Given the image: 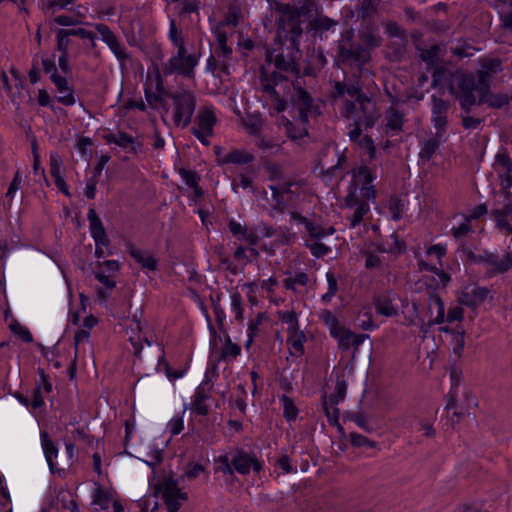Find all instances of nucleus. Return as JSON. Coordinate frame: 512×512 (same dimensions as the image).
I'll list each match as a JSON object with an SVG mask.
<instances>
[{
	"label": "nucleus",
	"instance_id": "de8ad7c7",
	"mask_svg": "<svg viewBox=\"0 0 512 512\" xmlns=\"http://www.w3.org/2000/svg\"><path fill=\"white\" fill-rule=\"evenodd\" d=\"M306 246L310 249L311 254L316 258H322L331 251L330 247L323 244L319 240H316L314 242L307 241Z\"/></svg>",
	"mask_w": 512,
	"mask_h": 512
},
{
	"label": "nucleus",
	"instance_id": "e2e57ef3",
	"mask_svg": "<svg viewBox=\"0 0 512 512\" xmlns=\"http://www.w3.org/2000/svg\"><path fill=\"white\" fill-rule=\"evenodd\" d=\"M500 185L501 191L504 193L505 199L509 200L510 198V188L512 187V174L511 172H500Z\"/></svg>",
	"mask_w": 512,
	"mask_h": 512
},
{
	"label": "nucleus",
	"instance_id": "6ab92c4d",
	"mask_svg": "<svg viewBox=\"0 0 512 512\" xmlns=\"http://www.w3.org/2000/svg\"><path fill=\"white\" fill-rule=\"evenodd\" d=\"M435 306L436 308V317L434 319L429 320L427 323L422 321L421 323V332L424 334H427L429 329L436 324H441L445 320V306L443 300L440 298L439 295L434 293L433 291L429 294V309L431 310L432 307Z\"/></svg>",
	"mask_w": 512,
	"mask_h": 512
},
{
	"label": "nucleus",
	"instance_id": "13d9d810",
	"mask_svg": "<svg viewBox=\"0 0 512 512\" xmlns=\"http://www.w3.org/2000/svg\"><path fill=\"white\" fill-rule=\"evenodd\" d=\"M144 94H145V99H146L149 107L152 109L158 108V106L162 105L164 102V99L161 96L162 94H160L158 92L157 93L153 92L150 87H147L145 89Z\"/></svg>",
	"mask_w": 512,
	"mask_h": 512
},
{
	"label": "nucleus",
	"instance_id": "72a5a7b5",
	"mask_svg": "<svg viewBox=\"0 0 512 512\" xmlns=\"http://www.w3.org/2000/svg\"><path fill=\"white\" fill-rule=\"evenodd\" d=\"M280 402L283 404V416L288 421H295L298 416V408L294 404L292 398L287 395H282L280 397Z\"/></svg>",
	"mask_w": 512,
	"mask_h": 512
},
{
	"label": "nucleus",
	"instance_id": "c03bdc74",
	"mask_svg": "<svg viewBox=\"0 0 512 512\" xmlns=\"http://www.w3.org/2000/svg\"><path fill=\"white\" fill-rule=\"evenodd\" d=\"M72 43L65 29H58L56 33V49L63 54H69V46Z\"/></svg>",
	"mask_w": 512,
	"mask_h": 512
},
{
	"label": "nucleus",
	"instance_id": "3c124183",
	"mask_svg": "<svg viewBox=\"0 0 512 512\" xmlns=\"http://www.w3.org/2000/svg\"><path fill=\"white\" fill-rule=\"evenodd\" d=\"M231 309L235 313V319L238 322L243 321V305H242V296L239 292H234L231 295Z\"/></svg>",
	"mask_w": 512,
	"mask_h": 512
},
{
	"label": "nucleus",
	"instance_id": "b1692460",
	"mask_svg": "<svg viewBox=\"0 0 512 512\" xmlns=\"http://www.w3.org/2000/svg\"><path fill=\"white\" fill-rule=\"evenodd\" d=\"M56 510L64 509L70 512H79L78 503L75 500L73 493L68 489H60L56 500H54Z\"/></svg>",
	"mask_w": 512,
	"mask_h": 512
},
{
	"label": "nucleus",
	"instance_id": "79ce46f5",
	"mask_svg": "<svg viewBox=\"0 0 512 512\" xmlns=\"http://www.w3.org/2000/svg\"><path fill=\"white\" fill-rule=\"evenodd\" d=\"M111 495L105 491L101 486H98L93 493V504L99 505L102 510L109 507Z\"/></svg>",
	"mask_w": 512,
	"mask_h": 512
},
{
	"label": "nucleus",
	"instance_id": "6e6552de",
	"mask_svg": "<svg viewBox=\"0 0 512 512\" xmlns=\"http://www.w3.org/2000/svg\"><path fill=\"white\" fill-rule=\"evenodd\" d=\"M42 66L45 73L51 74L50 80L56 86L58 92L68 91L67 95L58 96L57 101L64 106L74 105L76 102L74 90L69 87L67 79L58 74L55 64V55H52L51 57H42Z\"/></svg>",
	"mask_w": 512,
	"mask_h": 512
},
{
	"label": "nucleus",
	"instance_id": "4be33fe9",
	"mask_svg": "<svg viewBox=\"0 0 512 512\" xmlns=\"http://www.w3.org/2000/svg\"><path fill=\"white\" fill-rule=\"evenodd\" d=\"M41 445L45 454L46 461L48 463L50 472L55 474L56 472H60L54 463V458L58 456V448L50 438L47 432H41Z\"/></svg>",
	"mask_w": 512,
	"mask_h": 512
},
{
	"label": "nucleus",
	"instance_id": "e433bc0d",
	"mask_svg": "<svg viewBox=\"0 0 512 512\" xmlns=\"http://www.w3.org/2000/svg\"><path fill=\"white\" fill-rule=\"evenodd\" d=\"M405 208L404 202L396 195L390 197L388 202V210L391 214V218L394 221H398L403 216V211Z\"/></svg>",
	"mask_w": 512,
	"mask_h": 512
},
{
	"label": "nucleus",
	"instance_id": "f3484780",
	"mask_svg": "<svg viewBox=\"0 0 512 512\" xmlns=\"http://www.w3.org/2000/svg\"><path fill=\"white\" fill-rule=\"evenodd\" d=\"M49 165H50V174L54 178V182L59 191H61L66 196L70 197L71 193L69 192L68 185L64 180V177L61 173V167L63 165V160L61 155L57 151H51L49 154Z\"/></svg>",
	"mask_w": 512,
	"mask_h": 512
},
{
	"label": "nucleus",
	"instance_id": "393cba45",
	"mask_svg": "<svg viewBox=\"0 0 512 512\" xmlns=\"http://www.w3.org/2000/svg\"><path fill=\"white\" fill-rule=\"evenodd\" d=\"M416 50L419 52V58L428 67H434L440 61L441 46L439 44H433L429 48H422L419 44H416Z\"/></svg>",
	"mask_w": 512,
	"mask_h": 512
},
{
	"label": "nucleus",
	"instance_id": "0eeeda50",
	"mask_svg": "<svg viewBox=\"0 0 512 512\" xmlns=\"http://www.w3.org/2000/svg\"><path fill=\"white\" fill-rule=\"evenodd\" d=\"M159 494H161L168 512H178L181 507L180 501L188 500L187 493L179 489L177 480L173 478H167L154 487V496L157 497Z\"/></svg>",
	"mask_w": 512,
	"mask_h": 512
},
{
	"label": "nucleus",
	"instance_id": "a878e982",
	"mask_svg": "<svg viewBox=\"0 0 512 512\" xmlns=\"http://www.w3.org/2000/svg\"><path fill=\"white\" fill-rule=\"evenodd\" d=\"M441 137L442 135H437L436 132L433 137L420 142L421 150L418 156L421 160L428 162L432 159V157L440 147Z\"/></svg>",
	"mask_w": 512,
	"mask_h": 512
},
{
	"label": "nucleus",
	"instance_id": "412c9836",
	"mask_svg": "<svg viewBox=\"0 0 512 512\" xmlns=\"http://www.w3.org/2000/svg\"><path fill=\"white\" fill-rule=\"evenodd\" d=\"M255 157L252 153L243 149H233L229 153L219 158L218 165L235 164L246 165L254 162Z\"/></svg>",
	"mask_w": 512,
	"mask_h": 512
},
{
	"label": "nucleus",
	"instance_id": "09e8293b",
	"mask_svg": "<svg viewBox=\"0 0 512 512\" xmlns=\"http://www.w3.org/2000/svg\"><path fill=\"white\" fill-rule=\"evenodd\" d=\"M322 319L324 323L328 326L330 330V335L332 336L335 332H337L343 326L339 323L337 317L330 311L324 310L322 312Z\"/></svg>",
	"mask_w": 512,
	"mask_h": 512
},
{
	"label": "nucleus",
	"instance_id": "f03ea898",
	"mask_svg": "<svg viewBox=\"0 0 512 512\" xmlns=\"http://www.w3.org/2000/svg\"><path fill=\"white\" fill-rule=\"evenodd\" d=\"M502 70V63L499 59H486L482 68L474 75L471 72H458L453 76L449 84V93L459 102L462 112L471 113L476 104L475 89L490 85L493 74Z\"/></svg>",
	"mask_w": 512,
	"mask_h": 512
},
{
	"label": "nucleus",
	"instance_id": "ea45409f",
	"mask_svg": "<svg viewBox=\"0 0 512 512\" xmlns=\"http://www.w3.org/2000/svg\"><path fill=\"white\" fill-rule=\"evenodd\" d=\"M269 189L272 192V198L275 202L274 209L279 213H284L288 205V199L285 200L283 192H281L277 185H270Z\"/></svg>",
	"mask_w": 512,
	"mask_h": 512
},
{
	"label": "nucleus",
	"instance_id": "2eb2a0df",
	"mask_svg": "<svg viewBox=\"0 0 512 512\" xmlns=\"http://www.w3.org/2000/svg\"><path fill=\"white\" fill-rule=\"evenodd\" d=\"M475 92L478 93L475 105L481 106L486 104L489 108L501 109L509 104V96L504 93H492L490 85L477 87Z\"/></svg>",
	"mask_w": 512,
	"mask_h": 512
},
{
	"label": "nucleus",
	"instance_id": "9b49d317",
	"mask_svg": "<svg viewBox=\"0 0 512 512\" xmlns=\"http://www.w3.org/2000/svg\"><path fill=\"white\" fill-rule=\"evenodd\" d=\"M87 218L90 224L91 236L96 244L95 256L99 259L103 258L104 250L100 246H107L110 242L105 227L94 208L88 210Z\"/></svg>",
	"mask_w": 512,
	"mask_h": 512
},
{
	"label": "nucleus",
	"instance_id": "338daca9",
	"mask_svg": "<svg viewBox=\"0 0 512 512\" xmlns=\"http://www.w3.org/2000/svg\"><path fill=\"white\" fill-rule=\"evenodd\" d=\"M355 177H358L363 185H369L374 180L375 176L372 171L365 165L360 166L356 173H354Z\"/></svg>",
	"mask_w": 512,
	"mask_h": 512
},
{
	"label": "nucleus",
	"instance_id": "69168bd1",
	"mask_svg": "<svg viewBox=\"0 0 512 512\" xmlns=\"http://www.w3.org/2000/svg\"><path fill=\"white\" fill-rule=\"evenodd\" d=\"M385 32L390 37L398 38L399 40L406 39L405 30L401 29L400 26L396 22H389L385 26Z\"/></svg>",
	"mask_w": 512,
	"mask_h": 512
},
{
	"label": "nucleus",
	"instance_id": "4d7b16f0",
	"mask_svg": "<svg viewBox=\"0 0 512 512\" xmlns=\"http://www.w3.org/2000/svg\"><path fill=\"white\" fill-rule=\"evenodd\" d=\"M134 143H135V139L128 133H126L124 131H120L117 134V142H116L117 146H119L123 149L130 148L131 152H135Z\"/></svg>",
	"mask_w": 512,
	"mask_h": 512
},
{
	"label": "nucleus",
	"instance_id": "052dcab7",
	"mask_svg": "<svg viewBox=\"0 0 512 512\" xmlns=\"http://www.w3.org/2000/svg\"><path fill=\"white\" fill-rule=\"evenodd\" d=\"M499 14L501 26L505 29L512 30V2L509 5H504Z\"/></svg>",
	"mask_w": 512,
	"mask_h": 512
},
{
	"label": "nucleus",
	"instance_id": "5fc2aeb1",
	"mask_svg": "<svg viewBox=\"0 0 512 512\" xmlns=\"http://www.w3.org/2000/svg\"><path fill=\"white\" fill-rule=\"evenodd\" d=\"M391 239L393 243L389 245L387 248L388 253L394 254V255H401L406 251V244L405 241L400 239L398 234L393 233L391 235Z\"/></svg>",
	"mask_w": 512,
	"mask_h": 512
},
{
	"label": "nucleus",
	"instance_id": "20e7f679",
	"mask_svg": "<svg viewBox=\"0 0 512 512\" xmlns=\"http://www.w3.org/2000/svg\"><path fill=\"white\" fill-rule=\"evenodd\" d=\"M464 254L466 255L467 261L473 264H483L486 266L485 276L492 278L498 274L507 272L512 267V256L510 252L501 258L497 253L483 250L479 254H475L473 251L464 248Z\"/></svg>",
	"mask_w": 512,
	"mask_h": 512
},
{
	"label": "nucleus",
	"instance_id": "5701e85b",
	"mask_svg": "<svg viewBox=\"0 0 512 512\" xmlns=\"http://www.w3.org/2000/svg\"><path fill=\"white\" fill-rule=\"evenodd\" d=\"M373 305L378 314L385 317H393L398 314L397 308L393 305L392 299L387 294H378L373 297Z\"/></svg>",
	"mask_w": 512,
	"mask_h": 512
},
{
	"label": "nucleus",
	"instance_id": "774afa93",
	"mask_svg": "<svg viewBox=\"0 0 512 512\" xmlns=\"http://www.w3.org/2000/svg\"><path fill=\"white\" fill-rule=\"evenodd\" d=\"M484 507L483 502L473 501L459 505L454 512H481Z\"/></svg>",
	"mask_w": 512,
	"mask_h": 512
},
{
	"label": "nucleus",
	"instance_id": "cd10ccee",
	"mask_svg": "<svg viewBox=\"0 0 512 512\" xmlns=\"http://www.w3.org/2000/svg\"><path fill=\"white\" fill-rule=\"evenodd\" d=\"M168 37L173 46L177 48V52H188L182 30L177 27L174 19L170 20Z\"/></svg>",
	"mask_w": 512,
	"mask_h": 512
},
{
	"label": "nucleus",
	"instance_id": "37998d69",
	"mask_svg": "<svg viewBox=\"0 0 512 512\" xmlns=\"http://www.w3.org/2000/svg\"><path fill=\"white\" fill-rule=\"evenodd\" d=\"M490 290L487 287H474L471 290L472 300L469 302L470 308H477L481 305L488 297Z\"/></svg>",
	"mask_w": 512,
	"mask_h": 512
},
{
	"label": "nucleus",
	"instance_id": "49530a36",
	"mask_svg": "<svg viewBox=\"0 0 512 512\" xmlns=\"http://www.w3.org/2000/svg\"><path fill=\"white\" fill-rule=\"evenodd\" d=\"M494 166L496 170L501 167V172H512V160L505 149L496 154Z\"/></svg>",
	"mask_w": 512,
	"mask_h": 512
},
{
	"label": "nucleus",
	"instance_id": "ddd939ff",
	"mask_svg": "<svg viewBox=\"0 0 512 512\" xmlns=\"http://www.w3.org/2000/svg\"><path fill=\"white\" fill-rule=\"evenodd\" d=\"M357 103V119H361L364 128H372L379 118L376 104L365 94L356 98Z\"/></svg>",
	"mask_w": 512,
	"mask_h": 512
},
{
	"label": "nucleus",
	"instance_id": "4c0bfd02",
	"mask_svg": "<svg viewBox=\"0 0 512 512\" xmlns=\"http://www.w3.org/2000/svg\"><path fill=\"white\" fill-rule=\"evenodd\" d=\"M260 82L262 85L263 92L267 94L272 101L281 97L279 92L275 88L276 85L269 82L268 79L266 78V69L263 66L260 68Z\"/></svg>",
	"mask_w": 512,
	"mask_h": 512
},
{
	"label": "nucleus",
	"instance_id": "39448f33",
	"mask_svg": "<svg viewBox=\"0 0 512 512\" xmlns=\"http://www.w3.org/2000/svg\"><path fill=\"white\" fill-rule=\"evenodd\" d=\"M199 55L188 52H177L161 64L162 74L182 76L186 79L195 78V68L199 63Z\"/></svg>",
	"mask_w": 512,
	"mask_h": 512
},
{
	"label": "nucleus",
	"instance_id": "c756f323",
	"mask_svg": "<svg viewBox=\"0 0 512 512\" xmlns=\"http://www.w3.org/2000/svg\"><path fill=\"white\" fill-rule=\"evenodd\" d=\"M380 0H361L359 17L363 20H371L377 14Z\"/></svg>",
	"mask_w": 512,
	"mask_h": 512
},
{
	"label": "nucleus",
	"instance_id": "aec40b11",
	"mask_svg": "<svg viewBox=\"0 0 512 512\" xmlns=\"http://www.w3.org/2000/svg\"><path fill=\"white\" fill-rule=\"evenodd\" d=\"M386 125L385 129L387 133L392 136L399 134L403 131V125L405 123V114L398 108L390 106L385 111Z\"/></svg>",
	"mask_w": 512,
	"mask_h": 512
},
{
	"label": "nucleus",
	"instance_id": "bb28decb",
	"mask_svg": "<svg viewBox=\"0 0 512 512\" xmlns=\"http://www.w3.org/2000/svg\"><path fill=\"white\" fill-rule=\"evenodd\" d=\"M206 383L207 382H203L199 387H197L194 393V400L191 404V410L202 416L209 413V407L205 404V400L209 398V395L205 391Z\"/></svg>",
	"mask_w": 512,
	"mask_h": 512
},
{
	"label": "nucleus",
	"instance_id": "1a4fd4ad",
	"mask_svg": "<svg viewBox=\"0 0 512 512\" xmlns=\"http://www.w3.org/2000/svg\"><path fill=\"white\" fill-rule=\"evenodd\" d=\"M196 127L191 128V134L195 136L203 145L209 146V137L214 135V127L217 123V117L212 107H201L195 118Z\"/></svg>",
	"mask_w": 512,
	"mask_h": 512
},
{
	"label": "nucleus",
	"instance_id": "864d4df0",
	"mask_svg": "<svg viewBox=\"0 0 512 512\" xmlns=\"http://www.w3.org/2000/svg\"><path fill=\"white\" fill-rule=\"evenodd\" d=\"M369 211V204L367 202L361 203L355 208V211L352 215L350 220V227L355 228L357 225H359L364 215Z\"/></svg>",
	"mask_w": 512,
	"mask_h": 512
},
{
	"label": "nucleus",
	"instance_id": "2f4dec72",
	"mask_svg": "<svg viewBox=\"0 0 512 512\" xmlns=\"http://www.w3.org/2000/svg\"><path fill=\"white\" fill-rule=\"evenodd\" d=\"M332 337L338 341V347L343 351H348L352 347L353 332L345 327L340 328Z\"/></svg>",
	"mask_w": 512,
	"mask_h": 512
},
{
	"label": "nucleus",
	"instance_id": "a18cd8bd",
	"mask_svg": "<svg viewBox=\"0 0 512 512\" xmlns=\"http://www.w3.org/2000/svg\"><path fill=\"white\" fill-rule=\"evenodd\" d=\"M454 348L453 351L459 357L461 356L465 346V331L461 326H457L454 331Z\"/></svg>",
	"mask_w": 512,
	"mask_h": 512
},
{
	"label": "nucleus",
	"instance_id": "f8f14e48",
	"mask_svg": "<svg viewBox=\"0 0 512 512\" xmlns=\"http://www.w3.org/2000/svg\"><path fill=\"white\" fill-rule=\"evenodd\" d=\"M431 122L437 135H443L448 124V112L451 104L448 100L432 95Z\"/></svg>",
	"mask_w": 512,
	"mask_h": 512
},
{
	"label": "nucleus",
	"instance_id": "603ef678",
	"mask_svg": "<svg viewBox=\"0 0 512 512\" xmlns=\"http://www.w3.org/2000/svg\"><path fill=\"white\" fill-rule=\"evenodd\" d=\"M65 31L69 37L77 36L82 39H88L91 41L92 47H95V45H96L95 44L96 34L93 31L86 30L84 28L65 29Z\"/></svg>",
	"mask_w": 512,
	"mask_h": 512
},
{
	"label": "nucleus",
	"instance_id": "9d476101",
	"mask_svg": "<svg viewBox=\"0 0 512 512\" xmlns=\"http://www.w3.org/2000/svg\"><path fill=\"white\" fill-rule=\"evenodd\" d=\"M294 94L290 98L293 108L299 113V120L303 125L309 123V116L314 109V99L310 93L304 89L301 82L297 79L292 83Z\"/></svg>",
	"mask_w": 512,
	"mask_h": 512
},
{
	"label": "nucleus",
	"instance_id": "c85d7f7f",
	"mask_svg": "<svg viewBox=\"0 0 512 512\" xmlns=\"http://www.w3.org/2000/svg\"><path fill=\"white\" fill-rule=\"evenodd\" d=\"M277 316L282 323L288 325L287 334H295L299 331L298 316L294 310L278 311Z\"/></svg>",
	"mask_w": 512,
	"mask_h": 512
},
{
	"label": "nucleus",
	"instance_id": "7ed1b4c3",
	"mask_svg": "<svg viewBox=\"0 0 512 512\" xmlns=\"http://www.w3.org/2000/svg\"><path fill=\"white\" fill-rule=\"evenodd\" d=\"M167 97L172 101L174 125L186 128L191 123L197 106L195 93L188 89H179L168 92Z\"/></svg>",
	"mask_w": 512,
	"mask_h": 512
},
{
	"label": "nucleus",
	"instance_id": "8fccbe9b",
	"mask_svg": "<svg viewBox=\"0 0 512 512\" xmlns=\"http://www.w3.org/2000/svg\"><path fill=\"white\" fill-rule=\"evenodd\" d=\"M285 127L287 136L292 140H299L308 136V130L305 126L297 128L290 120H287Z\"/></svg>",
	"mask_w": 512,
	"mask_h": 512
},
{
	"label": "nucleus",
	"instance_id": "dca6fc26",
	"mask_svg": "<svg viewBox=\"0 0 512 512\" xmlns=\"http://www.w3.org/2000/svg\"><path fill=\"white\" fill-rule=\"evenodd\" d=\"M231 464L234 470L241 475L249 474L251 468L255 473H259L262 470V464L256 456L250 455L244 450L237 451L231 460Z\"/></svg>",
	"mask_w": 512,
	"mask_h": 512
},
{
	"label": "nucleus",
	"instance_id": "6e6d98bb",
	"mask_svg": "<svg viewBox=\"0 0 512 512\" xmlns=\"http://www.w3.org/2000/svg\"><path fill=\"white\" fill-rule=\"evenodd\" d=\"M350 441L351 444L355 447L367 446L370 448H375L377 446V443L375 441L370 440L366 436H363L356 432L350 433Z\"/></svg>",
	"mask_w": 512,
	"mask_h": 512
},
{
	"label": "nucleus",
	"instance_id": "c9c22d12",
	"mask_svg": "<svg viewBox=\"0 0 512 512\" xmlns=\"http://www.w3.org/2000/svg\"><path fill=\"white\" fill-rule=\"evenodd\" d=\"M347 390V384L344 379L337 378L334 392L329 395L326 400L330 406L337 405L340 401L344 400Z\"/></svg>",
	"mask_w": 512,
	"mask_h": 512
},
{
	"label": "nucleus",
	"instance_id": "7c9ffc66",
	"mask_svg": "<svg viewBox=\"0 0 512 512\" xmlns=\"http://www.w3.org/2000/svg\"><path fill=\"white\" fill-rule=\"evenodd\" d=\"M244 126L248 130L249 134L260 137L263 119L260 114H248L244 120Z\"/></svg>",
	"mask_w": 512,
	"mask_h": 512
},
{
	"label": "nucleus",
	"instance_id": "680f3d73",
	"mask_svg": "<svg viewBox=\"0 0 512 512\" xmlns=\"http://www.w3.org/2000/svg\"><path fill=\"white\" fill-rule=\"evenodd\" d=\"M323 408L325 410V413H326V416H327V419H328V422L331 424V425H339V414H340V411L339 409L337 408V405H333V406H330L329 405V402L327 401H324L323 403Z\"/></svg>",
	"mask_w": 512,
	"mask_h": 512
},
{
	"label": "nucleus",
	"instance_id": "0e129e2a",
	"mask_svg": "<svg viewBox=\"0 0 512 512\" xmlns=\"http://www.w3.org/2000/svg\"><path fill=\"white\" fill-rule=\"evenodd\" d=\"M94 276L106 289L113 290L115 288L116 282L105 273L104 269L95 268Z\"/></svg>",
	"mask_w": 512,
	"mask_h": 512
},
{
	"label": "nucleus",
	"instance_id": "4468645a",
	"mask_svg": "<svg viewBox=\"0 0 512 512\" xmlns=\"http://www.w3.org/2000/svg\"><path fill=\"white\" fill-rule=\"evenodd\" d=\"M95 28L101 35V39L108 45L115 57L121 63H125L131 59L125 46L119 41L114 32L106 24H97Z\"/></svg>",
	"mask_w": 512,
	"mask_h": 512
},
{
	"label": "nucleus",
	"instance_id": "f257e3e1",
	"mask_svg": "<svg viewBox=\"0 0 512 512\" xmlns=\"http://www.w3.org/2000/svg\"><path fill=\"white\" fill-rule=\"evenodd\" d=\"M275 10L281 14L277 20L278 29L286 32V37L297 51L305 31L317 36L338 24V21L323 14L313 17V12L317 11L315 0H300L297 5L277 3Z\"/></svg>",
	"mask_w": 512,
	"mask_h": 512
},
{
	"label": "nucleus",
	"instance_id": "473e14b6",
	"mask_svg": "<svg viewBox=\"0 0 512 512\" xmlns=\"http://www.w3.org/2000/svg\"><path fill=\"white\" fill-rule=\"evenodd\" d=\"M274 66L281 72L299 74V68L293 59H287L283 54H277L274 58Z\"/></svg>",
	"mask_w": 512,
	"mask_h": 512
},
{
	"label": "nucleus",
	"instance_id": "a211bd4d",
	"mask_svg": "<svg viewBox=\"0 0 512 512\" xmlns=\"http://www.w3.org/2000/svg\"><path fill=\"white\" fill-rule=\"evenodd\" d=\"M126 251L142 268L149 271L157 270L158 260L151 253L136 248L132 242L126 243Z\"/></svg>",
	"mask_w": 512,
	"mask_h": 512
},
{
	"label": "nucleus",
	"instance_id": "a19ab883",
	"mask_svg": "<svg viewBox=\"0 0 512 512\" xmlns=\"http://www.w3.org/2000/svg\"><path fill=\"white\" fill-rule=\"evenodd\" d=\"M9 328L13 332V334L21 338L23 342H33V336L30 333V331L26 327L22 326L16 319H13L11 321Z\"/></svg>",
	"mask_w": 512,
	"mask_h": 512
},
{
	"label": "nucleus",
	"instance_id": "bf43d9fd",
	"mask_svg": "<svg viewBox=\"0 0 512 512\" xmlns=\"http://www.w3.org/2000/svg\"><path fill=\"white\" fill-rule=\"evenodd\" d=\"M301 184V181H298V182H293V181H284L281 185H277L281 192H283V194L285 195H288V201H293L295 199H297L299 197V194L293 190V187L295 185H300Z\"/></svg>",
	"mask_w": 512,
	"mask_h": 512
},
{
	"label": "nucleus",
	"instance_id": "f704fd0d",
	"mask_svg": "<svg viewBox=\"0 0 512 512\" xmlns=\"http://www.w3.org/2000/svg\"><path fill=\"white\" fill-rule=\"evenodd\" d=\"M306 336L303 331H297L295 334H287V344L295 350L297 356L304 354V342Z\"/></svg>",
	"mask_w": 512,
	"mask_h": 512
},
{
	"label": "nucleus",
	"instance_id": "58836bf2",
	"mask_svg": "<svg viewBox=\"0 0 512 512\" xmlns=\"http://www.w3.org/2000/svg\"><path fill=\"white\" fill-rule=\"evenodd\" d=\"M241 353V347L238 344L233 343L229 337L226 339V343L222 348L221 354L218 358V362L225 361L228 357L233 359L237 358Z\"/></svg>",
	"mask_w": 512,
	"mask_h": 512
},
{
	"label": "nucleus",
	"instance_id": "423d86ee",
	"mask_svg": "<svg viewBox=\"0 0 512 512\" xmlns=\"http://www.w3.org/2000/svg\"><path fill=\"white\" fill-rule=\"evenodd\" d=\"M371 60L370 51L359 43L338 41L337 61L343 65H357L363 68Z\"/></svg>",
	"mask_w": 512,
	"mask_h": 512
}]
</instances>
